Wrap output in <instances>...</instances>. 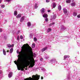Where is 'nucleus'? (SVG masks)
<instances>
[{
    "mask_svg": "<svg viewBox=\"0 0 80 80\" xmlns=\"http://www.w3.org/2000/svg\"><path fill=\"white\" fill-rule=\"evenodd\" d=\"M29 51V49L28 48H27L26 49H24L23 48H21V50L20 52L17 51V53L18 54H21L23 56V58L27 62H28L29 63H30V58H29V57L28 56V52Z\"/></svg>",
    "mask_w": 80,
    "mask_h": 80,
    "instance_id": "1",
    "label": "nucleus"
},
{
    "mask_svg": "<svg viewBox=\"0 0 80 80\" xmlns=\"http://www.w3.org/2000/svg\"><path fill=\"white\" fill-rule=\"evenodd\" d=\"M24 68H25V66L22 65L19 68V69H18V70H22L23 71L24 70Z\"/></svg>",
    "mask_w": 80,
    "mask_h": 80,
    "instance_id": "2",
    "label": "nucleus"
},
{
    "mask_svg": "<svg viewBox=\"0 0 80 80\" xmlns=\"http://www.w3.org/2000/svg\"><path fill=\"white\" fill-rule=\"evenodd\" d=\"M67 29V28L65 27V26H64V25H62L61 30V31H64V30H65Z\"/></svg>",
    "mask_w": 80,
    "mask_h": 80,
    "instance_id": "3",
    "label": "nucleus"
},
{
    "mask_svg": "<svg viewBox=\"0 0 80 80\" xmlns=\"http://www.w3.org/2000/svg\"><path fill=\"white\" fill-rule=\"evenodd\" d=\"M34 65H35V60H33L32 62L30 64V66L31 68H32Z\"/></svg>",
    "mask_w": 80,
    "mask_h": 80,
    "instance_id": "4",
    "label": "nucleus"
},
{
    "mask_svg": "<svg viewBox=\"0 0 80 80\" xmlns=\"http://www.w3.org/2000/svg\"><path fill=\"white\" fill-rule=\"evenodd\" d=\"M25 16L22 17L20 19V22H23V21H24V20H25Z\"/></svg>",
    "mask_w": 80,
    "mask_h": 80,
    "instance_id": "5",
    "label": "nucleus"
},
{
    "mask_svg": "<svg viewBox=\"0 0 80 80\" xmlns=\"http://www.w3.org/2000/svg\"><path fill=\"white\" fill-rule=\"evenodd\" d=\"M17 61H15L14 62L15 64H16V65H18V64H20V62L19 61V60H17Z\"/></svg>",
    "mask_w": 80,
    "mask_h": 80,
    "instance_id": "6",
    "label": "nucleus"
},
{
    "mask_svg": "<svg viewBox=\"0 0 80 80\" xmlns=\"http://www.w3.org/2000/svg\"><path fill=\"white\" fill-rule=\"evenodd\" d=\"M63 12L65 14L67 13L68 11L67 10V9L64 8L63 9Z\"/></svg>",
    "mask_w": 80,
    "mask_h": 80,
    "instance_id": "7",
    "label": "nucleus"
},
{
    "mask_svg": "<svg viewBox=\"0 0 80 80\" xmlns=\"http://www.w3.org/2000/svg\"><path fill=\"white\" fill-rule=\"evenodd\" d=\"M41 12L42 14H43L44 13H45V9H44V8H42L41 10Z\"/></svg>",
    "mask_w": 80,
    "mask_h": 80,
    "instance_id": "8",
    "label": "nucleus"
},
{
    "mask_svg": "<svg viewBox=\"0 0 80 80\" xmlns=\"http://www.w3.org/2000/svg\"><path fill=\"white\" fill-rule=\"evenodd\" d=\"M12 73H13V72H9L8 75V76L9 78H10L11 77H12Z\"/></svg>",
    "mask_w": 80,
    "mask_h": 80,
    "instance_id": "9",
    "label": "nucleus"
},
{
    "mask_svg": "<svg viewBox=\"0 0 80 80\" xmlns=\"http://www.w3.org/2000/svg\"><path fill=\"white\" fill-rule=\"evenodd\" d=\"M42 16L44 18H47L48 17V15L47 14L45 13Z\"/></svg>",
    "mask_w": 80,
    "mask_h": 80,
    "instance_id": "10",
    "label": "nucleus"
},
{
    "mask_svg": "<svg viewBox=\"0 0 80 80\" xmlns=\"http://www.w3.org/2000/svg\"><path fill=\"white\" fill-rule=\"evenodd\" d=\"M47 49V47H45L44 48H43V49H42V52H43L45 51V50H46Z\"/></svg>",
    "mask_w": 80,
    "mask_h": 80,
    "instance_id": "11",
    "label": "nucleus"
},
{
    "mask_svg": "<svg viewBox=\"0 0 80 80\" xmlns=\"http://www.w3.org/2000/svg\"><path fill=\"white\" fill-rule=\"evenodd\" d=\"M22 17V14H18L16 16V18H20Z\"/></svg>",
    "mask_w": 80,
    "mask_h": 80,
    "instance_id": "12",
    "label": "nucleus"
},
{
    "mask_svg": "<svg viewBox=\"0 0 80 80\" xmlns=\"http://www.w3.org/2000/svg\"><path fill=\"white\" fill-rule=\"evenodd\" d=\"M71 5L72 7H74V6H75V5H76V3L75 2H72L71 4Z\"/></svg>",
    "mask_w": 80,
    "mask_h": 80,
    "instance_id": "13",
    "label": "nucleus"
},
{
    "mask_svg": "<svg viewBox=\"0 0 80 80\" xmlns=\"http://www.w3.org/2000/svg\"><path fill=\"white\" fill-rule=\"evenodd\" d=\"M69 57H70V56L69 55H65L64 56V60H65L67 58H69Z\"/></svg>",
    "mask_w": 80,
    "mask_h": 80,
    "instance_id": "14",
    "label": "nucleus"
},
{
    "mask_svg": "<svg viewBox=\"0 0 80 80\" xmlns=\"http://www.w3.org/2000/svg\"><path fill=\"white\" fill-rule=\"evenodd\" d=\"M28 27H30L31 26V22H29L27 23Z\"/></svg>",
    "mask_w": 80,
    "mask_h": 80,
    "instance_id": "15",
    "label": "nucleus"
},
{
    "mask_svg": "<svg viewBox=\"0 0 80 80\" xmlns=\"http://www.w3.org/2000/svg\"><path fill=\"white\" fill-rule=\"evenodd\" d=\"M52 31V29L51 28H48L47 30V32H50Z\"/></svg>",
    "mask_w": 80,
    "mask_h": 80,
    "instance_id": "16",
    "label": "nucleus"
},
{
    "mask_svg": "<svg viewBox=\"0 0 80 80\" xmlns=\"http://www.w3.org/2000/svg\"><path fill=\"white\" fill-rule=\"evenodd\" d=\"M58 9L59 10V11H60V10H62V7H61V6L60 5H59V6H58Z\"/></svg>",
    "mask_w": 80,
    "mask_h": 80,
    "instance_id": "17",
    "label": "nucleus"
},
{
    "mask_svg": "<svg viewBox=\"0 0 80 80\" xmlns=\"http://www.w3.org/2000/svg\"><path fill=\"white\" fill-rule=\"evenodd\" d=\"M56 61V60L55 59H52L51 60V62H52V63H55Z\"/></svg>",
    "mask_w": 80,
    "mask_h": 80,
    "instance_id": "18",
    "label": "nucleus"
},
{
    "mask_svg": "<svg viewBox=\"0 0 80 80\" xmlns=\"http://www.w3.org/2000/svg\"><path fill=\"white\" fill-rule=\"evenodd\" d=\"M14 15L15 16L17 15V11H15L14 12Z\"/></svg>",
    "mask_w": 80,
    "mask_h": 80,
    "instance_id": "19",
    "label": "nucleus"
},
{
    "mask_svg": "<svg viewBox=\"0 0 80 80\" xmlns=\"http://www.w3.org/2000/svg\"><path fill=\"white\" fill-rule=\"evenodd\" d=\"M56 3L55 2L53 3V5L52 6V7L53 8H55V7H56Z\"/></svg>",
    "mask_w": 80,
    "mask_h": 80,
    "instance_id": "20",
    "label": "nucleus"
},
{
    "mask_svg": "<svg viewBox=\"0 0 80 80\" xmlns=\"http://www.w3.org/2000/svg\"><path fill=\"white\" fill-rule=\"evenodd\" d=\"M73 15L74 16V17H76V16L77 15V13L76 12H74L73 13Z\"/></svg>",
    "mask_w": 80,
    "mask_h": 80,
    "instance_id": "21",
    "label": "nucleus"
},
{
    "mask_svg": "<svg viewBox=\"0 0 80 80\" xmlns=\"http://www.w3.org/2000/svg\"><path fill=\"white\" fill-rule=\"evenodd\" d=\"M71 2V0H67L66 1V2L67 3H70V2Z\"/></svg>",
    "mask_w": 80,
    "mask_h": 80,
    "instance_id": "22",
    "label": "nucleus"
},
{
    "mask_svg": "<svg viewBox=\"0 0 80 80\" xmlns=\"http://www.w3.org/2000/svg\"><path fill=\"white\" fill-rule=\"evenodd\" d=\"M13 48H11V49L10 50V52L11 53H12V52H13Z\"/></svg>",
    "mask_w": 80,
    "mask_h": 80,
    "instance_id": "23",
    "label": "nucleus"
},
{
    "mask_svg": "<svg viewBox=\"0 0 80 80\" xmlns=\"http://www.w3.org/2000/svg\"><path fill=\"white\" fill-rule=\"evenodd\" d=\"M7 46L8 47H9V48H10L12 47V45L9 44H7Z\"/></svg>",
    "mask_w": 80,
    "mask_h": 80,
    "instance_id": "24",
    "label": "nucleus"
},
{
    "mask_svg": "<svg viewBox=\"0 0 80 80\" xmlns=\"http://www.w3.org/2000/svg\"><path fill=\"white\" fill-rule=\"evenodd\" d=\"M56 18V15H54L53 16V20H54V19H55Z\"/></svg>",
    "mask_w": 80,
    "mask_h": 80,
    "instance_id": "25",
    "label": "nucleus"
},
{
    "mask_svg": "<svg viewBox=\"0 0 80 80\" xmlns=\"http://www.w3.org/2000/svg\"><path fill=\"white\" fill-rule=\"evenodd\" d=\"M35 8H38V6H37V4L35 3Z\"/></svg>",
    "mask_w": 80,
    "mask_h": 80,
    "instance_id": "26",
    "label": "nucleus"
},
{
    "mask_svg": "<svg viewBox=\"0 0 80 80\" xmlns=\"http://www.w3.org/2000/svg\"><path fill=\"white\" fill-rule=\"evenodd\" d=\"M3 53L4 55H6V52L4 49H3Z\"/></svg>",
    "mask_w": 80,
    "mask_h": 80,
    "instance_id": "27",
    "label": "nucleus"
},
{
    "mask_svg": "<svg viewBox=\"0 0 80 80\" xmlns=\"http://www.w3.org/2000/svg\"><path fill=\"white\" fill-rule=\"evenodd\" d=\"M48 18H45V21H46V22H48Z\"/></svg>",
    "mask_w": 80,
    "mask_h": 80,
    "instance_id": "28",
    "label": "nucleus"
},
{
    "mask_svg": "<svg viewBox=\"0 0 80 80\" xmlns=\"http://www.w3.org/2000/svg\"><path fill=\"white\" fill-rule=\"evenodd\" d=\"M55 23L54 22H52V23H51L49 24V26H51L52 25H54Z\"/></svg>",
    "mask_w": 80,
    "mask_h": 80,
    "instance_id": "29",
    "label": "nucleus"
},
{
    "mask_svg": "<svg viewBox=\"0 0 80 80\" xmlns=\"http://www.w3.org/2000/svg\"><path fill=\"white\" fill-rule=\"evenodd\" d=\"M32 36H33V35H32V34H30V36H29V37L30 38H32Z\"/></svg>",
    "mask_w": 80,
    "mask_h": 80,
    "instance_id": "30",
    "label": "nucleus"
},
{
    "mask_svg": "<svg viewBox=\"0 0 80 80\" xmlns=\"http://www.w3.org/2000/svg\"><path fill=\"white\" fill-rule=\"evenodd\" d=\"M32 47H35V43H33L32 44Z\"/></svg>",
    "mask_w": 80,
    "mask_h": 80,
    "instance_id": "31",
    "label": "nucleus"
},
{
    "mask_svg": "<svg viewBox=\"0 0 80 80\" xmlns=\"http://www.w3.org/2000/svg\"><path fill=\"white\" fill-rule=\"evenodd\" d=\"M34 40L35 42H37V38H34Z\"/></svg>",
    "mask_w": 80,
    "mask_h": 80,
    "instance_id": "32",
    "label": "nucleus"
},
{
    "mask_svg": "<svg viewBox=\"0 0 80 80\" xmlns=\"http://www.w3.org/2000/svg\"><path fill=\"white\" fill-rule=\"evenodd\" d=\"M1 8H4L5 7V5H2L1 6Z\"/></svg>",
    "mask_w": 80,
    "mask_h": 80,
    "instance_id": "33",
    "label": "nucleus"
},
{
    "mask_svg": "<svg viewBox=\"0 0 80 80\" xmlns=\"http://www.w3.org/2000/svg\"><path fill=\"white\" fill-rule=\"evenodd\" d=\"M10 0H5L6 2H10Z\"/></svg>",
    "mask_w": 80,
    "mask_h": 80,
    "instance_id": "34",
    "label": "nucleus"
},
{
    "mask_svg": "<svg viewBox=\"0 0 80 80\" xmlns=\"http://www.w3.org/2000/svg\"><path fill=\"white\" fill-rule=\"evenodd\" d=\"M3 32V30H2V29L0 28V32Z\"/></svg>",
    "mask_w": 80,
    "mask_h": 80,
    "instance_id": "35",
    "label": "nucleus"
},
{
    "mask_svg": "<svg viewBox=\"0 0 80 80\" xmlns=\"http://www.w3.org/2000/svg\"><path fill=\"white\" fill-rule=\"evenodd\" d=\"M77 17L78 18H80V14L78 15Z\"/></svg>",
    "mask_w": 80,
    "mask_h": 80,
    "instance_id": "36",
    "label": "nucleus"
},
{
    "mask_svg": "<svg viewBox=\"0 0 80 80\" xmlns=\"http://www.w3.org/2000/svg\"><path fill=\"white\" fill-rule=\"evenodd\" d=\"M21 39H23V36H21L20 37Z\"/></svg>",
    "mask_w": 80,
    "mask_h": 80,
    "instance_id": "37",
    "label": "nucleus"
},
{
    "mask_svg": "<svg viewBox=\"0 0 80 80\" xmlns=\"http://www.w3.org/2000/svg\"><path fill=\"white\" fill-rule=\"evenodd\" d=\"M50 2V0H46V2Z\"/></svg>",
    "mask_w": 80,
    "mask_h": 80,
    "instance_id": "38",
    "label": "nucleus"
},
{
    "mask_svg": "<svg viewBox=\"0 0 80 80\" xmlns=\"http://www.w3.org/2000/svg\"><path fill=\"white\" fill-rule=\"evenodd\" d=\"M40 60L41 61H42L43 60V58H41L40 59Z\"/></svg>",
    "mask_w": 80,
    "mask_h": 80,
    "instance_id": "39",
    "label": "nucleus"
},
{
    "mask_svg": "<svg viewBox=\"0 0 80 80\" xmlns=\"http://www.w3.org/2000/svg\"><path fill=\"white\" fill-rule=\"evenodd\" d=\"M1 73H2V71L0 70V74H1Z\"/></svg>",
    "mask_w": 80,
    "mask_h": 80,
    "instance_id": "40",
    "label": "nucleus"
},
{
    "mask_svg": "<svg viewBox=\"0 0 80 80\" xmlns=\"http://www.w3.org/2000/svg\"><path fill=\"white\" fill-rule=\"evenodd\" d=\"M46 58L47 59V58H49V57L48 56H47L46 57Z\"/></svg>",
    "mask_w": 80,
    "mask_h": 80,
    "instance_id": "41",
    "label": "nucleus"
},
{
    "mask_svg": "<svg viewBox=\"0 0 80 80\" xmlns=\"http://www.w3.org/2000/svg\"><path fill=\"white\" fill-rule=\"evenodd\" d=\"M19 38L18 37L17 38V39L18 40H19Z\"/></svg>",
    "mask_w": 80,
    "mask_h": 80,
    "instance_id": "42",
    "label": "nucleus"
},
{
    "mask_svg": "<svg viewBox=\"0 0 80 80\" xmlns=\"http://www.w3.org/2000/svg\"><path fill=\"white\" fill-rule=\"evenodd\" d=\"M48 12H50V10H48Z\"/></svg>",
    "mask_w": 80,
    "mask_h": 80,
    "instance_id": "43",
    "label": "nucleus"
},
{
    "mask_svg": "<svg viewBox=\"0 0 80 80\" xmlns=\"http://www.w3.org/2000/svg\"><path fill=\"white\" fill-rule=\"evenodd\" d=\"M43 77H41V79H43Z\"/></svg>",
    "mask_w": 80,
    "mask_h": 80,
    "instance_id": "44",
    "label": "nucleus"
},
{
    "mask_svg": "<svg viewBox=\"0 0 80 80\" xmlns=\"http://www.w3.org/2000/svg\"><path fill=\"white\" fill-rule=\"evenodd\" d=\"M1 2H2V0H0V3H1Z\"/></svg>",
    "mask_w": 80,
    "mask_h": 80,
    "instance_id": "45",
    "label": "nucleus"
},
{
    "mask_svg": "<svg viewBox=\"0 0 80 80\" xmlns=\"http://www.w3.org/2000/svg\"><path fill=\"white\" fill-rule=\"evenodd\" d=\"M2 13V11H0V13Z\"/></svg>",
    "mask_w": 80,
    "mask_h": 80,
    "instance_id": "46",
    "label": "nucleus"
},
{
    "mask_svg": "<svg viewBox=\"0 0 80 80\" xmlns=\"http://www.w3.org/2000/svg\"><path fill=\"white\" fill-rule=\"evenodd\" d=\"M12 47H13L14 46V45L13 44H12Z\"/></svg>",
    "mask_w": 80,
    "mask_h": 80,
    "instance_id": "47",
    "label": "nucleus"
},
{
    "mask_svg": "<svg viewBox=\"0 0 80 80\" xmlns=\"http://www.w3.org/2000/svg\"><path fill=\"white\" fill-rule=\"evenodd\" d=\"M43 70H44V71H45V69L43 68Z\"/></svg>",
    "mask_w": 80,
    "mask_h": 80,
    "instance_id": "48",
    "label": "nucleus"
},
{
    "mask_svg": "<svg viewBox=\"0 0 80 80\" xmlns=\"http://www.w3.org/2000/svg\"><path fill=\"white\" fill-rule=\"evenodd\" d=\"M7 52H9V51L8 50L7 51Z\"/></svg>",
    "mask_w": 80,
    "mask_h": 80,
    "instance_id": "49",
    "label": "nucleus"
},
{
    "mask_svg": "<svg viewBox=\"0 0 80 80\" xmlns=\"http://www.w3.org/2000/svg\"><path fill=\"white\" fill-rule=\"evenodd\" d=\"M52 0L53 1H55V0Z\"/></svg>",
    "mask_w": 80,
    "mask_h": 80,
    "instance_id": "50",
    "label": "nucleus"
},
{
    "mask_svg": "<svg viewBox=\"0 0 80 80\" xmlns=\"http://www.w3.org/2000/svg\"><path fill=\"white\" fill-rule=\"evenodd\" d=\"M73 1H74V0H73V1H72V2H73Z\"/></svg>",
    "mask_w": 80,
    "mask_h": 80,
    "instance_id": "51",
    "label": "nucleus"
},
{
    "mask_svg": "<svg viewBox=\"0 0 80 80\" xmlns=\"http://www.w3.org/2000/svg\"><path fill=\"white\" fill-rule=\"evenodd\" d=\"M18 57H19V56H18Z\"/></svg>",
    "mask_w": 80,
    "mask_h": 80,
    "instance_id": "52",
    "label": "nucleus"
}]
</instances>
